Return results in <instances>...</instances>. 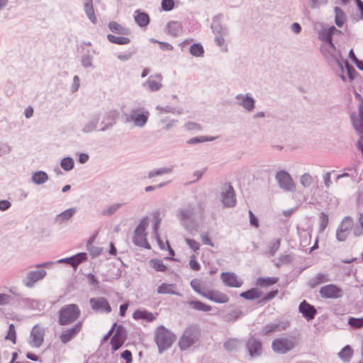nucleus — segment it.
I'll list each match as a JSON object with an SVG mask.
<instances>
[{"instance_id": "42", "label": "nucleus", "mask_w": 363, "mask_h": 363, "mask_svg": "<svg viewBox=\"0 0 363 363\" xmlns=\"http://www.w3.org/2000/svg\"><path fill=\"white\" fill-rule=\"evenodd\" d=\"M149 218L147 216H144L142 219H140L139 223L136 226L134 230V234L147 235L146 229L149 225Z\"/></svg>"}, {"instance_id": "40", "label": "nucleus", "mask_w": 363, "mask_h": 363, "mask_svg": "<svg viewBox=\"0 0 363 363\" xmlns=\"http://www.w3.org/2000/svg\"><path fill=\"white\" fill-rule=\"evenodd\" d=\"M149 265L155 272H165L167 270V266L165 265L163 261L160 259L153 258L149 260Z\"/></svg>"}, {"instance_id": "54", "label": "nucleus", "mask_w": 363, "mask_h": 363, "mask_svg": "<svg viewBox=\"0 0 363 363\" xmlns=\"http://www.w3.org/2000/svg\"><path fill=\"white\" fill-rule=\"evenodd\" d=\"M86 52H87V54L82 56L81 65L84 68H88V67L94 68V66L93 65V63H92L93 56L89 54L90 50H87Z\"/></svg>"}, {"instance_id": "25", "label": "nucleus", "mask_w": 363, "mask_h": 363, "mask_svg": "<svg viewBox=\"0 0 363 363\" xmlns=\"http://www.w3.org/2000/svg\"><path fill=\"white\" fill-rule=\"evenodd\" d=\"M133 17L135 22L140 28H146L150 23L149 14L140 9L135 11Z\"/></svg>"}, {"instance_id": "4", "label": "nucleus", "mask_w": 363, "mask_h": 363, "mask_svg": "<svg viewBox=\"0 0 363 363\" xmlns=\"http://www.w3.org/2000/svg\"><path fill=\"white\" fill-rule=\"evenodd\" d=\"M115 330L112 336L110 344L111 345V352L113 354L118 350L125 343L128 337V331L122 324L113 323L111 326V331Z\"/></svg>"}, {"instance_id": "44", "label": "nucleus", "mask_w": 363, "mask_h": 363, "mask_svg": "<svg viewBox=\"0 0 363 363\" xmlns=\"http://www.w3.org/2000/svg\"><path fill=\"white\" fill-rule=\"evenodd\" d=\"M138 51V48L135 45H132L128 48V51L124 53H120L117 55V58L121 61L125 62L129 60Z\"/></svg>"}, {"instance_id": "27", "label": "nucleus", "mask_w": 363, "mask_h": 363, "mask_svg": "<svg viewBox=\"0 0 363 363\" xmlns=\"http://www.w3.org/2000/svg\"><path fill=\"white\" fill-rule=\"evenodd\" d=\"M108 28L113 33L119 35H129L131 33L130 28L123 27L114 21H110L108 23Z\"/></svg>"}, {"instance_id": "5", "label": "nucleus", "mask_w": 363, "mask_h": 363, "mask_svg": "<svg viewBox=\"0 0 363 363\" xmlns=\"http://www.w3.org/2000/svg\"><path fill=\"white\" fill-rule=\"evenodd\" d=\"M149 116V111L143 107H138L132 109L129 116L127 115L126 122L133 121L135 126L143 128L147 123Z\"/></svg>"}, {"instance_id": "34", "label": "nucleus", "mask_w": 363, "mask_h": 363, "mask_svg": "<svg viewBox=\"0 0 363 363\" xmlns=\"http://www.w3.org/2000/svg\"><path fill=\"white\" fill-rule=\"evenodd\" d=\"M175 287V284L162 283L158 286L157 292L160 294H172L177 296L180 295L179 292H177L175 290H174Z\"/></svg>"}, {"instance_id": "39", "label": "nucleus", "mask_w": 363, "mask_h": 363, "mask_svg": "<svg viewBox=\"0 0 363 363\" xmlns=\"http://www.w3.org/2000/svg\"><path fill=\"white\" fill-rule=\"evenodd\" d=\"M353 353L354 350L352 347L350 345H347L338 352V357L344 362H348L350 361Z\"/></svg>"}, {"instance_id": "47", "label": "nucleus", "mask_w": 363, "mask_h": 363, "mask_svg": "<svg viewBox=\"0 0 363 363\" xmlns=\"http://www.w3.org/2000/svg\"><path fill=\"white\" fill-rule=\"evenodd\" d=\"M60 166L66 172L71 171L74 167V159L70 156L64 157L60 162Z\"/></svg>"}, {"instance_id": "1", "label": "nucleus", "mask_w": 363, "mask_h": 363, "mask_svg": "<svg viewBox=\"0 0 363 363\" xmlns=\"http://www.w3.org/2000/svg\"><path fill=\"white\" fill-rule=\"evenodd\" d=\"M176 335L163 325H159L155 332L154 340L157 346L158 352L162 354L170 348L176 340Z\"/></svg>"}, {"instance_id": "6", "label": "nucleus", "mask_w": 363, "mask_h": 363, "mask_svg": "<svg viewBox=\"0 0 363 363\" xmlns=\"http://www.w3.org/2000/svg\"><path fill=\"white\" fill-rule=\"evenodd\" d=\"M296 346V342L287 337L275 338L272 342V349L277 353L284 354L292 350Z\"/></svg>"}, {"instance_id": "16", "label": "nucleus", "mask_w": 363, "mask_h": 363, "mask_svg": "<svg viewBox=\"0 0 363 363\" xmlns=\"http://www.w3.org/2000/svg\"><path fill=\"white\" fill-rule=\"evenodd\" d=\"M298 312L308 321L313 320L318 313L315 306L309 303L307 301L303 300L298 306Z\"/></svg>"}, {"instance_id": "20", "label": "nucleus", "mask_w": 363, "mask_h": 363, "mask_svg": "<svg viewBox=\"0 0 363 363\" xmlns=\"http://www.w3.org/2000/svg\"><path fill=\"white\" fill-rule=\"evenodd\" d=\"M203 297L217 303H226L230 299L225 294L214 289L207 290Z\"/></svg>"}, {"instance_id": "37", "label": "nucleus", "mask_w": 363, "mask_h": 363, "mask_svg": "<svg viewBox=\"0 0 363 363\" xmlns=\"http://www.w3.org/2000/svg\"><path fill=\"white\" fill-rule=\"evenodd\" d=\"M125 36L126 35L116 36L109 33L106 35V38L111 43L118 45H124L130 43V39Z\"/></svg>"}, {"instance_id": "64", "label": "nucleus", "mask_w": 363, "mask_h": 363, "mask_svg": "<svg viewBox=\"0 0 363 363\" xmlns=\"http://www.w3.org/2000/svg\"><path fill=\"white\" fill-rule=\"evenodd\" d=\"M148 85V88L151 91H159L162 87V84L155 80H151L150 78L143 84V86Z\"/></svg>"}, {"instance_id": "55", "label": "nucleus", "mask_w": 363, "mask_h": 363, "mask_svg": "<svg viewBox=\"0 0 363 363\" xmlns=\"http://www.w3.org/2000/svg\"><path fill=\"white\" fill-rule=\"evenodd\" d=\"M354 225V222L350 216H345L343 218L340 225L337 228H342V230L347 231L352 229Z\"/></svg>"}, {"instance_id": "29", "label": "nucleus", "mask_w": 363, "mask_h": 363, "mask_svg": "<svg viewBox=\"0 0 363 363\" xmlns=\"http://www.w3.org/2000/svg\"><path fill=\"white\" fill-rule=\"evenodd\" d=\"M182 29V23L180 21H170L166 25L167 33L174 38L179 35Z\"/></svg>"}, {"instance_id": "52", "label": "nucleus", "mask_w": 363, "mask_h": 363, "mask_svg": "<svg viewBox=\"0 0 363 363\" xmlns=\"http://www.w3.org/2000/svg\"><path fill=\"white\" fill-rule=\"evenodd\" d=\"M172 171V167H162V168L156 169L150 171L148 172L147 177L149 179H152V178H153L155 177H157V176H160V175H162V174H164L170 173Z\"/></svg>"}, {"instance_id": "17", "label": "nucleus", "mask_w": 363, "mask_h": 363, "mask_svg": "<svg viewBox=\"0 0 363 363\" xmlns=\"http://www.w3.org/2000/svg\"><path fill=\"white\" fill-rule=\"evenodd\" d=\"M45 329L40 328L38 324L34 325L30 331V345L35 347H39L44 341Z\"/></svg>"}, {"instance_id": "7", "label": "nucleus", "mask_w": 363, "mask_h": 363, "mask_svg": "<svg viewBox=\"0 0 363 363\" xmlns=\"http://www.w3.org/2000/svg\"><path fill=\"white\" fill-rule=\"evenodd\" d=\"M275 178L279 187L287 191H294L296 185L290 174L286 170H279L277 172Z\"/></svg>"}, {"instance_id": "31", "label": "nucleus", "mask_w": 363, "mask_h": 363, "mask_svg": "<svg viewBox=\"0 0 363 363\" xmlns=\"http://www.w3.org/2000/svg\"><path fill=\"white\" fill-rule=\"evenodd\" d=\"M84 11L89 20L93 24H96L97 18L94 13L93 0H84Z\"/></svg>"}, {"instance_id": "50", "label": "nucleus", "mask_w": 363, "mask_h": 363, "mask_svg": "<svg viewBox=\"0 0 363 363\" xmlns=\"http://www.w3.org/2000/svg\"><path fill=\"white\" fill-rule=\"evenodd\" d=\"M279 294V290L277 289H272L267 293H265L264 295H262V298L257 301V304L264 303L266 302H268L272 299H274Z\"/></svg>"}, {"instance_id": "56", "label": "nucleus", "mask_w": 363, "mask_h": 363, "mask_svg": "<svg viewBox=\"0 0 363 363\" xmlns=\"http://www.w3.org/2000/svg\"><path fill=\"white\" fill-rule=\"evenodd\" d=\"M6 340H11L13 344L16 342V332L15 325L13 323H11L9 325L7 334L5 336Z\"/></svg>"}, {"instance_id": "22", "label": "nucleus", "mask_w": 363, "mask_h": 363, "mask_svg": "<svg viewBox=\"0 0 363 363\" xmlns=\"http://www.w3.org/2000/svg\"><path fill=\"white\" fill-rule=\"evenodd\" d=\"M132 317L135 320H143L147 323L154 321L157 318L152 312L144 308H139L135 310Z\"/></svg>"}, {"instance_id": "14", "label": "nucleus", "mask_w": 363, "mask_h": 363, "mask_svg": "<svg viewBox=\"0 0 363 363\" xmlns=\"http://www.w3.org/2000/svg\"><path fill=\"white\" fill-rule=\"evenodd\" d=\"M88 259V256H87V254L84 252H78L72 256H70V257H65V258H62V259H60L57 261V263H64V264H67L68 265H69L70 267H72L74 270H76L78 267V266L86 261Z\"/></svg>"}, {"instance_id": "58", "label": "nucleus", "mask_w": 363, "mask_h": 363, "mask_svg": "<svg viewBox=\"0 0 363 363\" xmlns=\"http://www.w3.org/2000/svg\"><path fill=\"white\" fill-rule=\"evenodd\" d=\"M76 211V208H69L61 212L57 216L60 217L62 220H68L75 214Z\"/></svg>"}, {"instance_id": "35", "label": "nucleus", "mask_w": 363, "mask_h": 363, "mask_svg": "<svg viewBox=\"0 0 363 363\" xmlns=\"http://www.w3.org/2000/svg\"><path fill=\"white\" fill-rule=\"evenodd\" d=\"M49 179L48 173L43 170L35 171L33 173L31 181L33 184L40 185L45 183Z\"/></svg>"}, {"instance_id": "12", "label": "nucleus", "mask_w": 363, "mask_h": 363, "mask_svg": "<svg viewBox=\"0 0 363 363\" xmlns=\"http://www.w3.org/2000/svg\"><path fill=\"white\" fill-rule=\"evenodd\" d=\"M89 303L91 309L97 313H110L112 311L108 301L105 297L91 298Z\"/></svg>"}, {"instance_id": "11", "label": "nucleus", "mask_w": 363, "mask_h": 363, "mask_svg": "<svg viewBox=\"0 0 363 363\" xmlns=\"http://www.w3.org/2000/svg\"><path fill=\"white\" fill-rule=\"evenodd\" d=\"M227 189L221 193V201L225 208H233L236 206L237 200L235 191L230 183H225Z\"/></svg>"}, {"instance_id": "30", "label": "nucleus", "mask_w": 363, "mask_h": 363, "mask_svg": "<svg viewBox=\"0 0 363 363\" xmlns=\"http://www.w3.org/2000/svg\"><path fill=\"white\" fill-rule=\"evenodd\" d=\"M279 279L277 277H259L255 284L262 288H267L277 284Z\"/></svg>"}, {"instance_id": "24", "label": "nucleus", "mask_w": 363, "mask_h": 363, "mask_svg": "<svg viewBox=\"0 0 363 363\" xmlns=\"http://www.w3.org/2000/svg\"><path fill=\"white\" fill-rule=\"evenodd\" d=\"M113 268H115V265H113ZM128 272L124 270L123 274V271L121 268H117L116 271L113 269H109L106 274H102L103 281L113 282L114 280L119 279L122 276L125 277Z\"/></svg>"}, {"instance_id": "26", "label": "nucleus", "mask_w": 363, "mask_h": 363, "mask_svg": "<svg viewBox=\"0 0 363 363\" xmlns=\"http://www.w3.org/2000/svg\"><path fill=\"white\" fill-rule=\"evenodd\" d=\"M263 294L262 291L258 287H252L240 294V296L247 301H259Z\"/></svg>"}, {"instance_id": "48", "label": "nucleus", "mask_w": 363, "mask_h": 363, "mask_svg": "<svg viewBox=\"0 0 363 363\" xmlns=\"http://www.w3.org/2000/svg\"><path fill=\"white\" fill-rule=\"evenodd\" d=\"M343 61L347 70V77L349 78L350 82H352L357 76L359 75V74L347 60Z\"/></svg>"}, {"instance_id": "18", "label": "nucleus", "mask_w": 363, "mask_h": 363, "mask_svg": "<svg viewBox=\"0 0 363 363\" xmlns=\"http://www.w3.org/2000/svg\"><path fill=\"white\" fill-rule=\"evenodd\" d=\"M82 328V322L78 321L72 327L63 330L60 335V339L62 344H67L74 338Z\"/></svg>"}, {"instance_id": "38", "label": "nucleus", "mask_w": 363, "mask_h": 363, "mask_svg": "<svg viewBox=\"0 0 363 363\" xmlns=\"http://www.w3.org/2000/svg\"><path fill=\"white\" fill-rule=\"evenodd\" d=\"M40 301L37 299L23 297L22 306L23 308H28L29 310H40Z\"/></svg>"}, {"instance_id": "28", "label": "nucleus", "mask_w": 363, "mask_h": 363, "mask_svg": "<svg viewBox=\"0 0 363 363\" xmlns=\"http://www.w3.org/2000/svg\"><path fill=\"white\" fill-rule=\"evenodd\" d=\"M235 98L237 99L242 98V101L240 103V105L245 108L247 111H252L255 108L256 101L250 94H246L245 96L238 94Z\"/></svg>"}, {"instance_id": "33", "label": "nucleus", "mask_w": 363, "mask_h": 363, "mask_svg": "<svg viewBox=\"0 0 363 363\" xmlns=\"http://www.w3.org/2000/svg\"><path fill=\"white\" fill-rule=\"evenodd\" d=\"M188 304L194 310L203 312H209L212 310V307L201 301L195 298L188 301Z\"/></svg>"}, {"instance_id": "41", "label": "nucleus", "mask_w": 363, "mask_h": 363, "mask_svg": "<svg viewBox=\"0 0 363 363\" xmlns=\"http://www.w3.org/2000/svg\"><path fill=\"white\" fill-rule=\"evenodd\" d=\"M204 52V48L200 43H194L189 48V53L194 57H203Z\"/></svg>"}, {"instance_id": "63", "label": "nucleus", "mask_w": 363, "mask_h": 363, "mask_svg": "<svg viewBox=\"0 0 363 363\" xmlns=\"http://www.w3.org/2000/svg\"><path fill=\"white\" fill-rule=\"evenodd\" d=\"M119 116L117 110H111L106 113V120L108 123L114 125L116 123V120Z\"/></svg>"}, {"instance_id": "9", "label": "nucleus", "mask_w": 363, "mask_h": 363, "mask_svg": "<svg viewBox=\"0 0 363 363\" xmlns=\"http://www.w3.org/2000/svg\"><path fill=\"white\" fill-rule=\"evenodd\" d=\"M245 347L251 358L258 357L262 355L263 345L262 341L255 337V335H251L245 342Z\"/></svg>"}, {"instance_id": "62", "label": "nucleus", "mask_w": 363, "mask_h": 363, "mask_svg": "<svg viewBox=\"0 0 363 363\" xmlns=\"http://www.w3.org/2000/svg\"><path fill=\"white\" fill-rule=\"evenodd\" d=\"M86 277L87 279L89 284L93 286L94 289L98 290L100 289L99 281L94 274L89 273L86 275Z\"/></svg>"}, {"instance_id": "60", "label": "nucleus", "mask_w": 363, "mask_h": 363, "mask_svg": "<svg viewBox=\"0 0 363 363\" xmlns=\"http://www.w3.org/2000/svg\"><path fill=\"white\" fill-rule=\"evenodd\" d=\"M306 267H301L296 270H293L286 275L287 284L296 279L305 269Z\"/></svg>"}, {"instance_id": "23", "label": "nucleus", "mask_w": 363, "mask_h": 363, "mask_svg": "<svg viewBox=\"0 0 363 363\" xmlns=\"http://www.w3.org/2000/svg\"><path fill=\"white\" fill-rule=\"evenodd\" d=\"M223 16L222 13H218L213 16V21L211 26L212 32L214 35H219V34H223V35H228V28L225 26H223L221 24V20L223 18Z\"/></svg>"}, {"instance_id": "59", "label": "nucleus", "mask_w": 363, "mask_h": 363, "mask_svg": "<svg viewBox=\"0 0 363 363\" xmlns=\"http://www.w3.org/2000/svg\"><path fill=\"white\" fill-rule=\"evenodd\" d=\"M354 2L359 14L357 16L351 15L350 17L355 21L363 20V1L362 0H354Z\"/></svg>"}, {"instance_id": "57", "label": "nucleus", "mask_w": 363, "mask_h": 363, "mask_svg": "<svg viewBox=\"0 0 363 363\" xmlns=\"http://www.w3.org/2000/svg\"><path fill=\"white\" fill-rule=\"evenodd\" d=\"M243 315V313L240 309H233L231 310L229 313L225 315L227 320L228 321H235L241 318Z\"/></svg>"}, {"instance_id": "32", "label": "nucleus", "mask_w": 363, "mask_h": 363, "mask_svg": "<svg viewBox=\"0 0 363 363\" xmlns=\"http://www.w3.org/2000/svg\"><path fill=\"white\" fill-rule=\"evenodd\" d=\"M335 12V23L338 28H342L347 21V15L345 12L339 6L334 7Z\"/></svg>"}, {"instance_id": "36", "label": "nucleus", "mask_w": 363, "mask_h": 363, "mask_svg": "<svg viewBox=\"0 0 363 363\" xmlns=\"http://www.w3.org/2000/svg\"><path fill=\"white\" fill-rule=\"evenodd\" d=\"M100 116V113H94L91 116V119L82 128V132L88 133L95 130L99 122Z\"/></svg>"}, {"instance_id": "21", "label": "nucleus", "mask_w": 363, "mask_h": 363, "mask_svg": "<svg viewBox=\"0 0 363 363\" xmlns=\"http://www.w3.org/2000/svg\"><path fill=\"white\" fill-rule=\"evenodd\" d=\"M333 25L330 26L328 28H323L318 33L319 40L323 43H325L331 50L335 49V43L333 40Z\"/></svg>"}, {"instance_id": "3", "label": "nucleus", "mask_w": 363, "mask_h": 363, "mask_svg": "<svg viewBox=\"0 0 363 363\" xmlns=\"http://www.w3.org/2000/svg\"><path fill=\"white\" fill-rule=\"evenodd\" d=\"M81 315L79 306L70 303L62 306L58 311V323L60 325H67L77 320Z\"/></svg>"}, {"instance_id": "8", "label": "nucleus", "mask_w": 363, "mask_h": 363, "mask_svg": "<svg viewBox=\"0 0 363 363\" xmlns=\"http://www.w3.org/2000/svg\"><path fill=\"white\" fill-rule=\"evenodd\" d=\"M320 52L330 67H333L338 60H346L343 58L340 50L337 49L335 45L334 50H331L328 45L322 47L320 48Z\"/></svg>"}, {"instance_id": "15", "label": "nucleus", "mask_w": 363, "mask_h": 363, "mask_svg": "<svg viewBox=\"0 0 363 363\" xmlns=\"http://www.w3.org/2000/svg\"><path fill=\"white\" fill-rule=\"evenodd\" d=\"M47 274L45 269H38L35 271H30L27 276L22 279V283L28 288H32L35 284L42 280Z\"/></svg>"}, {"instance_id": "45", "label": "nucleus", "mask_w": 363, "mask_h": 363, "mask_svg": "<svg viewBox=\"0 0 363 363\" xmlns=\"http://www.w3.org/2000/svg\"><path fill=\"white\" fill-rule=\"evenodd\" d=\"M23 295L11 296L8 294L7 305L14 307L15 308H23L22 299Z\"/></svg>"}, {"instance_id": "2", "label": "nucleus", "mask_w": 363, "mask_h": 363, "mask_svg": "<svg viewBox=\"0 0 363 363\" xmlns=\"http://www.w3.org/2000/svg\"><path fill=\"white\" fill-rule=\"evenodd\" d=\"M201 330L197 324L187 326L180 337L178 346L181 351H184L199 342Z\"/></svg>"}, {"instance_id": "51", "label": "nucleus", "mask_w": 363, "mask_h": 363, "mask_svg": "<svg viewBox=\"0 0 363 363\" xmlns=\"http://www.w3.org/2000/svg\"><path fill=\"white\" fill-rule=\"evenodd\" d=\"M162 221V218L160 217V213L159 211H156L153 213V223H152V235L158 234L159 229L160 226V223Z\"/></svg>"}, {"instance_id": "19", "label": "nucleus", "mask_w": 363, "mask_h": 363, "mask_svg": "<svg viewBox=\"0 0 363 363\" xmlns=\"http://www.w3.org/2000/svg\"><path fill=\"white\" fill-rule=\"evenodd\" d=\"M220 279L224 284L228 287L238 288L243 284L242 280L239 279L234 272H222L220 274Z\"/></svg>"}, {"instance_id": "46", "label": "nucleus", "mask_w": 363, "mask_h": 363, "mask_svg": "<svg viewBox=\"0 0 363 363\" xmlns=\"http://www.w3.org/2000/svg\"><path fill=\"white\" fill-rule=\"evenodd\" d=\"M216 140V137L201 135L190 138L186 141L188 145H197L205 142H211Z\"/></svg>"}, {"instance_id": "10", "label": "nucleus", "mask_w": 363, "mask_h": 363, "mask_svg": "<svg viewBox=\"0 0 363 363\" xmlns=\"http://www.w3.org/2000/svg\"><path fill=\"white\" fill-rule=\"evenodd\" d=\"M319 294L322 298L327 299L339 298L343 295L342 289L333 284H329L320 287Z\"/></svg>"}, {"instance_id": "43", "label": "nucleus", "mask_w": 363, "mask_h": 363, "mask_svg": "<svg viewBox=\"0 0 363 363\" xmlns=\"http://www.w3.org/2000/svg\"><path fill=\"white\" fill-rule=\"evenodd\" d=\"M240 341L237 338H228L223 343L224 349L228 352L237 351Z\"/></svg>"}, {"instance_id": "49", "label": "nucleus", "mask_w": 363, "mask_h": 363, "mask_svg": "<svg viewBox=\"0 0 363 363\" xmlns=\"http://www.w3.org/2000/svg\"><path fill=\"white\" fill-rule=\"evenodd\" d=\"M194 214L193 208L179 209L178 217L181 222L191 220Z\"/></svg>"}, {"instance_id": "53", "label": "nucleus", "mask_w": 363, "mask_h": 363, "mask_svg": "<svg viewBox=\"0 0 363 363\" xmlns=\"http://www.w3.org/2000/svg\"><path fill=\"white\" fill-rule=\"evenodd\" d=\"M347 324L354 329H360L363 328V317H349Z\"/></svg>"}, {"instance_id": "61", "label": "nucleus", "mask_w": 363, "mask_h": 363, "mask_svg": "<svg viewBox=\"0 0 363 363\" xmlns=\"http://www.w3.org/2000/svg\"><path fill=\"white\" fill-rule=\"evenodd\" d=\"M190 286L192 289L198 294L203 296L206 291H203L201 287V281L198 279H194L190 281Z\"/></svg>"}, {"instance_id": "13", "label": "nucleus", "mask_w": 363, "mask_h": 363, "mask_svg": "<svg viewBox=\"0 0 363 363\" xmlns=\"http://www.w3.org/2000/svg\"><path fill=\"white\" fill-rule=\"evenodd\" d=\"M290 326L289 320H279L277 323H269L264 325L259 333L260 335H269L274 332H279L286 330Z\"/></svg>"}]
</instances>
